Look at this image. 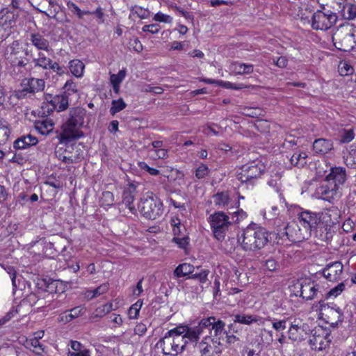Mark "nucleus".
Here are the masks:
<instances>
[{"label": "nucleus", "instance_id": "nucleus-1", "mask_svg": "<svg viewBox=\"0 0 356 356\" xmlns=\"http://www.w3.org/2000/svg\"><path fill=\"white\" fill-rule=\"evenodd\" d=\"M225 327L224 321L211 316L202 319L189 334L193 340H198L200 335L205 334L206 337L222 346L225 343L231 344L238 341V338L232 333L233 329L229 328V331H226Z\"/></svg>", "mask_w": 356, "mask_h": 356}, {"label": "nucleus", "instance_id": "nucleus-2", "mask_svg": "<svg viewBox=\"0 0 356 356\" xmlns=\"http://www.w3.org/2000/svg\"><path fill=\"white\" fill-rule=\"evenodd\" d=\"M346 179V173L344 168L331 167L329 174L316 188V197L329 202L340 197L339 186L343 184Z\"/></svg>", "mask_w": 356, "mask_h": 356}, {"label": "nucleus", "instance_id": "nucleus-3", "mask_svg": "<svg viewBox=\"0 0 356 356\" xmlns=\"http://www.w3.org/2000/svg\"><path fill=\"white\" fill-rule=\"evenodd\" d=\"M272 235L265 227L252 222L242 230L238 241L243 250L254 252L264 248L271 241Z\"/></svg>", "mask_w": 356, "mask_h": 356}, {"label": "nucleus", "instance_id": "nucleus-4", "mask_svg": "<svg viewBox=\"0 0 356 356\" xmlns=\"http://www.w3.org/2000/svg\"><path fill=\"white\" fill-rule=\"evenodd\" d=\"M266 166L261 161L254 160L243 165L236 172V179L241 184L254 186L265 172Z\"/></svg>", "mask_w": 356, "mask_h": 356}, {"label": "nucleus", "instance_id": "nucleus-5", "mask_svg": "<svg viewBox=\"0 0 356 356\" xmlns=\"http://www.w3.org/2000/svg\"><path fill=\"white\" fill-rule=\"evenodd\" d=\"M141 215L148 220H155L163 211V203L153 193H147L140 198L138 206Z\"/></svg>", "mask_w": 356, "mask_h": 356}, {"label": "nucleus", "instance_id": "nucleus-6", "mask_svg": "<svg viewBox=\"0 0 356 356\" xmlns=\"http://www.w3.org/2000/svg\"><path fill=\"white\" fill-rule=\"evenodd\" d=\"M294 294L307 300L314 298L322 299L323 290L319 284L309 278H304L297 282L293 286Z\"/></svg>", "mask_w": 356, "mask_h": 356}, {"label": "nucleus", "instance_id": "nucleus-7", "mask_svg": "<svg viewBox=\"0 0 356 356\" xmlns=\"http://www.w3.org/2000/svg\"><path fill=\"white\" fill-rule=\"evenodd\" d=\"M283 227L277 229V236L279 238H286L293 243H299L308 239L311 236L307 229L300 227V224L295 222L283 223Z\"/></svg>", "mask_w": 356, "mask_h": 356}, {"label": "nucleus", "instance_id": "nucleus-8", "mask_svg": "<svg viewBox=\"0 0 356 356\" xmlns=\"http://www.w3.org/2000/svg\"><path fill=\"white\" fill-rule=\"evenodd\" d=\"M214 237L218 241H223L231 225L229 217L222 211H217L209 217Z\"/></svg>", "mask_w": 356, "mask_h": 356}, {"label": "nucleus", "instance_id": "nucleus-9", "mask_svg": "<svg viewBox=\"0 0 356 356\" xmlns=\"http://www.w3.org/2000/svg\"><path fill=\"white\" fill-rule=\"evenodd\" d=\"M338 16L332 10H318L312 17L311 26L314 30L327 31L337 22Z\"/></svg>", "mask_w": 356, "mask_h": 356}, {"label": "nucleus", "instance_id": "nucleus-10", "mask_svg": "<svg viewBox=\"0 0 356 356\" xmlns=\"http://www.w3.org/2000/svg\"><path fill=\"white\" fill-rule=\"evenodd\" d=\"M188 343V340H183L180 337H172L165 334L156 346L161 348L164 355L177 356L178 353L183 352Z\"/></svg>", "mask_w": 356, "mask_h": 356}, {"label": "nucleus", "instance_id": "nucleus-11", "mask_svg": "<svg viewBox=\"0 0 356 356\" xmlns=\"http://www.w3.org/2000/svg\"><path fill=\"white\" fill-rule=\"evenodd\" d=\"M5 60L13 67H25L29 60L22 56V47L18 40H14L4 51Z\"/></svg>", "mask_w": 356, "mask_h": 356}, {"label": "nucleus", "instance_id": "nucleus-12", "mask_svg": "<svg viewBox=\"0 0 356 356\" xmlns=\"http://www.w3.org/2000/svg\"><path fill=\"white\" fill-rule=\"evenodd\" d=\"M46 102L43 103L42 109L44 114L49 115L54 111L58 112L65 111L69 106V98L66 94L45 95Z\"/></svg>", "mask_w": 356, "mask_h": 356}, {"label": "nucleus", "instance_id": "nucleus-13", "mask_svg": "<svg viewBox=\"0 0 356 356\" xmlns=\"http://www.w3.org/2000/svg\"><path fill=\"white\" fill-rule=\"evenodd\" d=\"M355 35L348 26H340L332 35L334 46L339 50L346 51L350 42L354 40Z\"/></svg>", "mask_w": 356, "mask_h": 356}, {"label": "nucleus", "instance_id": "nucleus-14", "mask_svg": "<svg viewBox=\"0 0 356 356\" xmlns=\"http://www.w3.org/2000/svg\"><path fill=\"white\" fill-rule=\"evenodd\" d=\"M331 341L330 334L322 327H316L312 330L309 343L312 349L323 350L329 346Z\"/></svg>", "mask_w": 356, "mask_h": 356}, {"label": "nucleus", "instance_id": "nucleus-15", "mask_svg": "<svg viewBox=\"0 0 356 356\" xmlns=\"http://www.w3.org/2000/svg\"><path fill=\"white\" fill-rule=\"evenodd\" d=\"M320 216L318 213L313 212L309 210H303L298 214L299 224L302 228L309 232L312 235V232H315L320 222Z\"/></svg>", "mask_w": 356, "mask_h": 356}, {"label": "nucleus", "instance_id": "nucleus-16", "mask_svg": "<svg viewBox=\"0 0 356 356\" xmlns=\"http://www.w3.org/2000/svg\"><path fill=\"white\" fill-rule=\"evenodd\" d=\"M81 128L75 126V124L66 121L62 125V131L58 136L60 143H67L72 140H76L83 137V132Z\"/></svg>", "mask_w": 356, "mask_h": 356}, {"label": "nucleus", "instance_id": "nucleus-17", "mask_svg": "<svg viewBox=\"0 0 356 356\" xmlns=\"http://www.w3.org/2000/svg\"><path fill=\"white\" fill-rule=\"evenodd\" d=\"M318 303L320 305L321 309H323L326 313L325 321L327 323L330 324L332 327H335L339 325V323L343 322V314L339 307H326L324 300L322 299L318 300Z\"/></svg>", "mask_w": 356, "mask_h": 356}, {"label": "nucleus", "instance_id": "nucleus-18", "mask_svg": "<svg viewBox=\"0 0 356 356\" xmlns=\"http://www.w3.org/2000/svg\"><path fill=\"white\" fill-rule=\"evenodd\" d=\"M221 346L216 341L204 337L197 348L201 356H220L222 352Z\"/></svg>", "mask_w": 356, "mask_h": 356}, {"label": "nucleus", "instance_id": "nucleus-19", "mask_svg": "<svg viewBox=\"0 0 356 356\" xmlns=\"http://www.w3.org/2000/svg\"><path fill=\"white\" fill-rule=\"evenodd\" d=\"M343 266L340 261H334L326 265L323 270V276L330 282H337L340 280Z\"/></svg>", "mask_w": 356, "mask_h": 356}, {"label": "nucleus", "instance_id": "nucleus-20", "mask_svg": "<svg viewBox=\"0 0 356 356\" xmlns=\"http://www.w3.org/2000/svg\"><path fill=\"white\" fill-rule=\"evenodd\" d=\"M309 326L300 321L295 319L291 323L289 329V337L293 341H300L304 339L302 333H307L309 331Z\"/></svg>", "mask_w": 356, "mask_h": 356}, {"label": "nucleus", "instance_id": "nucleus-21", "mask_svg": "<svg viewBox=\"0 0 356 356\" xmlns=\"http://www.w3.org/2000/svg\"><path fill=\"white\" fill-rule=\"evenodd\" d=\"M22 86L23 87L22 92L35 94L44 90L45 82L42 79L33 77L24 79Z\"/></svg>", "mask_w": 356, "mask_h": 356}, {"label": "nucleus", "instance_id": "nucleus-22", "mask_svg": "<svg viewBox=\"0 0 356 356\" xmlns=\"http://www.w3.org/2000/svg\"><path fill=\"white\" fill-rule=\"evenodd\" d=\"M29 40L39 51H49L50 50L49 41L39 32L31 33L29 35Z\"/></svg>", "mask_w": 356, "mask_h": 356}, {"label": "nucleus", "instance_id": "nucleus-23", "mask_svg": "<svg viewBox=\"0 0 356 356\" xmlns=\"http://www.w3.org/2000/svg\"><path fill=\"white\" fill-rule=\"evenodd\" d=\"M15 15L10 12L8 8H3L0 10V26L12 33V29L15 25Z\"/></svg>", "mask_w": 356, "mask_h": 356}, {"label": "nucleus", "instance_id": "nucleus-24", "mask_svg": "<svg viewBox=\"0 0 356 356\" xmlns=\"http://www.w3.org/2000/svg\"><path fill=\"white\" fill-rule=\"evenodd\" d=\"M38 143V139L35 136L29 134L19 137L15 140L13 145L15 149H24L35 146Z\"/></svg>", "mask_w": 356, "mask_h": 356}, {"label": "nucleus", "instance_id": "nucleus-25", "mask_svg": "<svg viewBox=\"0 0 356 356\" xmlns=\"http://www.w3.org/2000/svg\"><path fill=\"white\" fill-rule=\"evenodd\" d=\"M195 328V326L193 327H188V326H178L167 332L165 335L172 337H180L183 340H188V341L195 343L197 340H193L189 334L190 332Z\"/></svg>", "mask_w": 356, "mask_h": 356}, {"label": "nucleus", "instance_id": "nucleus-26", "mask_svg": "<svg viewBox=\"0 0 356 356\" xmlns=\"http://www.w3.org/2000/svg\"><path fill=\"white\" fill-rule=\"evenodd\" d=\"M262 318L257 315H248V314H236L234 315L233 323H231L228 327L233 329V332H235L234 327L236 324L241 323L244 325H251L253 323H257Z\"/></svg>", "mask_w": 356, "mask_h": 356}, {"label": "nucleus", "instance_id": "nucleus-27", "mask_svg": "<svg viewBox=\"0 0 356 356\" xmlns=\"http://www.w3.org/2000/svg\"><path fill=\"white\" fill-rule=\"evenodd\" d=\"M86 111L81 108H73L70 111L69 118L67 121L81 128L84 122Z\"/></svg>", "mask_w": 356, "mask_h": 356}, {"label": "nucleus", "instance_id": "nucleus-28", "mask_svg": "<svg viewBox=\"0 0 356 356\" xmlns=\"http://www.w3.org/2000/svg\"><path fill=\"white\" fill-rule=\"evenodd\" d=\"M318 216L321 217L318 225H336L338 212L337 210L327 209L318 213Z\"/></svg>", "mask_w": 356, "mask_h": 356}, {"label": "nucleus", "instance_id": "nucleus-29", "mask_svg": "<svg viewBox=\"0 0 356 356\" xmlns=\"http://www.w3.org/2000/svg\"><path fill=\"white\" fill-rule=\"evenodd\" d=\"M340 14L344 19L353 20L356 18V5L343 1L339 3Z\"/></svg>", "mask_w": 356, "mask_h": 356}, {"label": "nucleus", "instance_id": "nucleus-30", "mask_svg": "<svg viewBox=\"0 0 356 356\" xmlns=\"http://www.w3.org/2000/svg\"><path fill=\"white\" fill-rule=\"evenodd\" d=\"M333 148L331 140L324 138H318L313 143V149L317 154H325Z\"/></svg>", "mask_w": 356, "mask_h": 356}, {"label": "nucleus", "instance_id": "nucleus-31", "mask_svg": "<svg viewBox=\"0 0 356 356\" xmlns=\"http://www.w3.org/2000/svg\"><path fill=\"white\" fill-rule=\"evenodd\" d=\"M54 124L49 119L37 120L34 124L36 131L42 135H48L50 134L54 129Z\"/></svg>", "mask_w": 356, "mask_h": 356}, {"label": "nucleus", "instance_id": "nucleus-32", "mask_svg": "<svg viewBox=\"0 0 356 356\" xmlns=\"http://www.w3.org/2000/svg\"><path fill=\"white\" fill-rule=\"evenodd\" d=\"M69 69L71 73L77 78L83 76L85 65L79 59H74L69 62Z\"/></svg>", "mask_w": 356, "mask_h": 356}, {"label": "nucleus", "instance_id": "nucleus-33", "mask_svg": "<svg viewBox=\"0 0 356 356\" xmlns=\"http://www.w3.org/2000/svg\"><path fill=\"white\" fill-rule=\"evenodd\" d=\"M231 70L236 74H250L253 72L254 66L252 64L236 62L232 65Z\"/></svg>", "mask_w": 356, "mask_h": 356}, {"label": "nucleus", "instance_id": "nucleus-34", "mask_svg": "<svg viewBox=\"0 0 356 356\" xmlns=\"http://www.w3.org/2000/svg\"><path fill=\"white\" fill-rule=\"evenodd\" d=\"M51 59L47 57L44 53L39 51L36 58H33L32 63L35 67H39L42 70H48Z\"/></svg>", "mask_w": 356, "mask_h": 356}, {"label": "nucleus", "instance_id": "nucleus-35", "mask_svg": "<svg viewBox=\"0 0 356 356\" xmlns=\"http://www.w3.org/2000/svg\"><path fill=\"white\" fill-rule=\"evenodd\" d=\"M194 266L190 264L184 263L179 264L174 270V275L177 277H185L192 275L194 271Z\"/></svg>", "mask_w": 356, "mask_h": 356}, {"label": "nucleus", "instance_id": "nucleus-36", "mask_svg": "<svg viewBox=\"0 0 356 356\" xmlns=\"http://www.w3.org/2000/svg\"><path fill=\"white\" fill-rule=\"evenodd\" d=\"M307 154L304 152H296L291 156L290 161L291 165L298 168L303 167L307 163Z\"/></svg>", "mask_w": 356, "mask_h": 356}, {"label": "nucleus", "instance_id": "nucleus-37", "mask_svg": "<svg viewBox=\"0 0 356 356\" xmlns=\"http://www.w3.org/2000/svg\"><path fill=\"white\" fill-rule=\"evenodd\" d=\"M213 202L219 208H224L229 204V197L227 192H218L213 196Z\"/></svg>", "mask_w": 356, "mask_h": 356}, {"label": "nucleus", "instance_id": "nucleus-38", "mask_svg": "<svg viewBox=\"0 0 356 356\" xmlns=\"http://www.w3.org/2000/svg\"><path fill=\"white\" fill-rule=\"evenodd\" d=\"M134 197L132 193L129 191H124L122 194V204L125 205L130 213L132 214L136 213V209L134 205Z\"/></svg>", "mask_w": 356, "mask_h": 356}, {"label": "nucleus", "instance_id": "nucleus-39", "mask_svg": "<svg viewBox=\"0 0 356 356\" xmlns=\"http://www.w3.org/2000/svg\"><path fill=\"white\" fill-rule=\"evenodd\" d=\"M126 107L127 104L124 102L123 99L119 98L118 99L112 101L109 112L112 116H114L116 113L124 110Z\"/></svg>", "mask_w": 356, "mask_h": 356}, {"label": "nucleus", "instance_id": "nucleus-40", "mask_svg": "<svg viewBox=\"0 0 356 356\" xmlns=\"http://www.w3.org/2000/svg\"><path fill=\"white\" fill-rule=\"evenodd\" d=\"M135 15L140 19H147L149 17L150 12L148 9L135 6L131 9L130 16Z\"/></svg>", "mask_w": 356, "mask_h": 356}, {"label": "nucleus", "instance_id": "nucleus-41", "mask_svg": "<svg viewBox=\"0 0 356 356\" xmlns=\"http://www.w3.org/2000/svg\"><path fill=\"white\" fill-rule=\"evenodd\" d=\"M108 290V284L104 283L95 289L94 290L88 291V296L90 298V299L98 297L102 294L106 293Z\"/></svg>", "mask_w": 356, "mask_h": 356}, {"label": "nucleus", "instance_id": "nucleus-42", "mask_svg": "<svg viewBox=\"0 0 356 356\" xmlns=\"http://www.w3.org/2000/svg\"><path fill=\"white\" fill-rule=\"evenodd\" d=\"M355 133L353 129H343L340 132V142L341 143H348L353 140Z\"/></svg>", "mask_w": 356, "mask_h": 356}, {"label": "nucleus", "instance_id": "nucleus-43", "mask_svg": "<svg viewBox=\"0 0 356 356\" xmlns=\"http://www.w3.org/2000/svg\"><path fill=\"white\" fill-rule=\"evenodd\" d=\"M53 8H54L53 10L50 9V13H48L46 11L40 9L39 7H37L35 8L38 12L44 14L46 16H47L49 18H53V19H56L57 22H65V23L70 22V19L67 17H65L63 20H59L58 18L57 17V15L59 13V10L57 9L56 8H54V6Z\"/></svg>", "mask_w": 356, "mask_h": 356}, {"label": "nucleus", "instance_id": "nucleus-44", "mask_svg": "<svg viewBox=\"0 0 356 356\" xmlns=\"http://www.w3.org/2000/svg\"><path fill=\"white\" fill-rule=\"evenodd\" d=\"M281 177L280 173L276 172L274 176L268 181V185L273 188L276 192H279L281 186Z\"/></svg>", "mask_w": 356, "mask_h": 356}, {"label": "nucleus", "instance_id": "nucleus-45", "mask_svg": "<svg viewBox=\"0 0 356 356\" xmlns=\"http://www.w3.org/2000/svg\"><path fill=\"white\" fill-rule=\"evenodd\" d=\"M143 305V301L138 300L136 303L132 305L129 309L128 314L130 318H137L139 312Z\"/></svg>", "mask_w": 356, "mask_h": 356}, {"label": "nucleus", "instance_id": "nucleus-46", "mask_svg": "<svg viewBox=\"0 0 356 356\" xmlns=\"http://www.w3.org/2000/svg\"><path fill=\"white\" fill-rule=\"evenodd\" d=\"M218 86L220 87H222L224 88L233 89V90H238L247 88V86L243 83L234 84L232 82L224 81L222 80H220V82H218Z\"/></svg>", "mask_w": 356, "mask_h": 356}, {"label": "nucleus", "instance_id": "nucleus-47", "mask_svg": "<svg viewBox=\"0 0 356 356\" xmlns=\"http://www.w3.org/2000/svg\"><path fill=\"white\" fill-rule=\"evenodd\" d=\"M63 88L65 89L63 94L67 95L68 97L72 93H76L78 92L76 83L71 79L66 81Z\"/></svg>", "mask_w": 356, "mask_h": 356}, {"label": "nucleus", "instance_id": "nucleus-48", "mask_svg": "<svg viewBox=\"0 0 356 356\" xmlns=\"http://www.w3.org/2000/svg\"><path fill=\"white\" fill-rule=\"evenodd\" d=\"M345 289V284L343 282H341L337 286H334V288L331 289L327 293H326V298L334 296L337 297L339 294H341Z\"/></svg>", "mask_w": 356, "mask_h": 356}, {"label": "nucleus", "instance_id": "nucleus-49", "mask_svg": "<svg viewBox=\"0 0 356 356\" xmlns=\"http://www.w3.org/2000/svg\"><path fill=\"white\" fill-rule=\"evenodd\" d=\"M209 270L207 269L202 270L199 273L193 274L189 277L191 279L197 280L201 283H205L207 280Z\"/></svg>", "mask_w": 356, "mask_h": 356}, {"label": "nucleus", "instance_id": "nucleus-50", "mask_svg": "<svg viewBox=\"0 0 356 356\" xmlns=\"http://www.w3.org/2000/svg\"><path fill=\"white\" fill-rule=\"evenodd\" d=\"M67 6L73 15H76L79 19H81L82 10L76 4L71 1H68Z\"/></svg>", "mask_w": 356, "mask_h": 356}, {"label": "nucleus", "instance_id": "nucleus-51", "mask_svg": "<svg viewBox=\"0 0 356 356\" xmlns=\"http://www.w3.org/2000/svg\"><path fill=\"white\" fill-rule=\"evenodd\" d=\"M65 150H63L62 148L56 149L55 150V156L63 163L70 164L73 162V160L71 157L66 156L64 155V152Z\"/></svg>", "mask_w": 356, "mask_h": 356}, {"label": "nucleus", "instance_id": "nucleus-52", "mask_svg": "<svg viewBox=\"0 0 356 356\" xmlns=\"http://www.w3.org/2000/svg\"><path fill=\"white\" fill-rule=\"evenodd\" d=\"M339 72L342 76H346L353 72V68L347 63H341L339 66Z\"/></svg>", "mask_w": 356, "mask_h": 356}, {"label": "nucleus", "instance_id": "nucleus-53", "mask_svg": "<svg viewBox=\"0 0 356 356\" xmlns=\"http://www.w3.org/2000/svg\"><path fill=\"white\" fill-rule=\"evenodd\" d=\"M153 19L159 22L164 23H172V17L168 15L163 14L161 12L157 13L154 16Z\"/></svg>", "mask_w": 356, "mask_h": 356}, {"label": "nucleus", "instance_id": "nucleus-54", "mask_svg": "<svg viewBox=\"0 0 356 356\" xmlns=\"http://www.w3.org/2000/svg\"><path fill=\"white\" fill-rule=\"evenodd\" d=\"M209 172L208 166L204 164H201L195 170V176L197 179H202L208 175Z\"/></svg>", "mask_w": 356, "mask_h": 356}, {"label": "nucleus", "instance_id": "nucleus-55", "mask_svg": "<svg viewBox=\"0 0 356 356\" xmlns=\"http://www.w3.org/2000/svg\"><path fill=\"white\" fill-rule=\"evenodd\" d=\"M138 166L140 169L147 171L149 175L156 176L159 175V170L149 167L145 162L140 161L138 163Z\"/></svg>", "mask_w": 356, "mask_h": 356}, {"label": "nucleus", "instance_id": "nucleus-56", "mask_svg": "<svg viewBox=\"0 0 356 356\" xmlns=\"http://www.w3.org/2000/svg\"><path fill=\"white\" fill-rule=\"evenodd\" d=\"M102 200L104 204L110 206L114 203V195L110 191H104L102 193Z\"/></svg>", "mask_w": 356, "mask_h": 356}, {"label": "nucleus", "instance_id": "nucleus-57", "mask_svg": "<svg viewBox=\"0 0 356 356\" xmlns=\"http://www.w3.org/2000/svg\"><path fill=\"white\" fill-rule=\"evenodd\" d=\"M18 313L17 308H12L6 314L0 319V325H4L9 321L14 316Z\"/></svg>", "mask_w": 356, "mask_h": 356}, {"label": "nucleus", "instance_id": "nucleus-58", "mask_svg": "<svg viewBox=\"0 0 356 356\" xmlns=\"http://www.w3.org/2000/svg\"><path fill=\"white\" fill-rule=\"evenodd\" d=\"M265 267L269 271H275L279 267L278 262L273 258H269L265 261Z\"/></svg>", "mask_w": 356, "mask_h": 356}, {"label": "nucleus", "instance_id": "nucleus-59", "mask_svg": "<svg viewBox=\"0 0 356 356\" xmlns=\"http://www.w3.org/2000/svg\"><path fill=\"white\" fill-rule=\"evenodd\" d=\"M287 319H283L280 321L273 320L272 322L273 327L277 332L284 330L286 328Z\"/></svg>", "mask_w": 356, "mask_h": 356}, {"label": "nucleus", "instance_id": "nucleus-60", "mask_svg": "<svg viewBox=\"0 0 356 356\" xmlns=\"http://www.w3.org/2000/svg\"><path fill=\"white\" fill-rule=\"evenodd\" d=\"M161 26L158 24H152L149 25H145L142 28L143 32H149L152 34H155L159 32Z\"/></svg>", "mask_w": 356, "mask_h": 356}, {"label": "nucleus", "instance_id": "nucleus-61", "mask_svg": "<svg viewBox=\"0 0 356 356\" xmlns=\"http://www.w3.org/2000/svg\"><path fill=\"white\" fill-rule=\"evenodd\" d=\"M175 10L176 12L181 15L182 17H184L186 19L188 20V21H191L193 22V19H194V15H193L192 13H190V12H187L186 10H184L181 7H176L175 8Z\"/></svg>", "mask_w": 356, "mask_h": 356}, {"label": "nucleus", "instance_id": "nucleus-62", "mask_svg": "<svg viewBox=\"0 0 356 356\" xmlns=\"http://www.w3.org/2000/svg\"><path fill=\"white\" fill-rule=\"evenodd\" d=\"M316 236L321 240L325 242H330L333 238V236L324 231L316 229L315 231Z\"/></svg>", "mask_w": 356, "mask_h": 356}, {"label": "nucleus", "instance_id": "nucleus-63", "mask_svg": "<svg viewBox=\"0 0 356 356\" xmlns=\"http://www.w3.org/2000/svg\"><path fill=\"white\" fill-rule=\"evenodd\" d=\"M129 45L137 52H140L143 49L140 41L137 38L131 39L129 41Z\"/></svg>", "mask_w": 356, "mask_h": 356}, {"label": "nucleus", "instance_id": "nucleus-64", "mask_svg": "<svg viewBox=\"0 0 356 356\" xmlns=\"http://www.w3.org/2000/svg\"><path fill=\"white\" fill-rule=\"evenodd\" d=\"M172 241L181 248H185L188 244V238L187 236H184L182 238L175 236Z\"/></svg>", "mask_w": 356, "mask_h": 356}]
</instances>
